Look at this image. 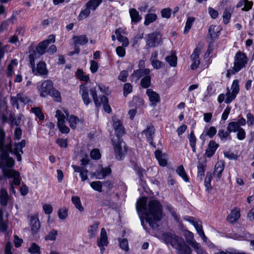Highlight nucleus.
I'll use <instances>...</instances> for the list:
<instances>
[{"instance_id":"44","label":"nucleus","mask_w":254,"mask_h":254,"mask_svg":"<svg viewBox=\"0 0 254 254\" xmlns=\"http://www.w3.org/2000/svg\"><path fill=\"white\" fill-rule=\"evenodd\" d=\"M49 95L53 97L54 100L56 102H60L62 101L60 92L54 88Z\"/></svg>"},{"instance_id":"16","label":"nucleus","mask_w":254,"mask_h":254,"mask_svg":"<svg viewBox=\"0 0 254 254\" xmlns=\"http://www.w3.org/2000/svg\"><path fill=\"white\" fill-rule=\"evenodd\" d=\"M220 29L216 25H210L208 29V34L213 42L218 36L220 32Z\"/></svg>"},{"instance_id":"38","label":"nucleus","mask_w":254,"mask_h":254,"mask_svg":"<svg viewBox=\"0 0 254 254\" xmlns=\"http://www.w3.org/2000/svg\"><path fill=\"white\" fill-rule=\"evenodd\" d=\"M71 201L74 204L75 207L79 210V211L82 212L83 210V207L81 205L80 199L77 196H73L71 197Z\"/></svg>"},{"instance_id":"62","label":"nucleus","mask_w":254,"mask_h":254,"mask_svg":"<svg viewBox=\"0 0 254 254\" xmlns=\"http://www.w3.org/2000/svg\"><path fill=\"white\" fill-rule=\"evenodd\" d=\"M161 16L166 18H169L171 16V9L169 8H164L161 11Z\"/></svg>"},{"instance_id":"1","label":"nucleus","mask_w":254,"mask_h":254,"mask_svg":"<svg viewBox=\"0 0 254 254\" xmlns=\"http://www.w3.org/2000/svg\"><path fill=\"white\" fill-rule=\"evenodd\" d=\"M136 208L140 219L141 225L145 230L147 228L144 220L153 229L159 227L158 222L162 218L163 207L160 202L157 200H151L147 205L145 199L140 198L136 202Z\"/></svg>"},{"instance_id":"15","label":"nucleus","mask_w":254,"mask_h":254,"mask_svg":"<svg viewBox=\"0 0 254 254\" xmlns=\"http://www.w3.org/2000/svg\"><path fill=\"white\" fill-rule=\"evenodd\" d=\"M131 163L132 166L133 170L135 172L136 174L138 176L139 180L142 182L144 179V176L146 175V171L143 169L141 166H138L133 161H131Z\"/></svg>"},{"instance_id":"61","label":"nucleus","mask_w":254,"mask_h":254,"mask_svg":"<svg viewBox=\"0 0 254 254\" xmlns=\"http://www.w3.org/2000/svg\"><path fill=\"white\" fill-rule=\"evenodd\" d=\"M91 157L95 160H98L101 157V154L98 149H94L90 152Z\"/></svg>"},{"instance_id":"56","label":"nucleus","mask_w":254,"mask_h":254,"mask_svg":"<svg viewBox=\"0 0 254 254\" xmlns=\"http://www.w3.org/2000/svg\"><path fill=\"white\" fill-rule=\"evenodd\" d=\"M56 117L58 119V124L64 123L65 117L62 112L58 110L56 113Z\"/></svg>"},{"instance_id":"49","label":"nucleus","mask_w":254,"mask_h":254,"mask_svg":"<svg viewBox=\"0 0 254 254\" xmlns=\"http://www.w3.org/2000/svg\"><path fill=\"white\" fill-rule=\"evenodd\" d=\"M194 21V18L192 17H189L188 18L184 31V34H187L189 32Z\"/></svg>"},{"instance_id":"59","label":"nucleus","mask_w":254,"mask_h":254,"mask_svg":"<svg viewBox=\"0 0 254 254\" xmlns=\"http://www.w3.org/2000/svg\"><path fill=\"white\" fill-rule=\"evenodd\" d=\"M32 110L33 112L39 118V119L40 121H42L44 119V116L40 108H32Z\"/></svg>"},{"instance_id":"55","label":"nucleus","mask_w":254,"mask_h":254,"mask_svg":"<svg viewBox=\"0 0 254 254\" xmlns=\"http://www.w3.org/2000/svg\"><path fill=\"white\" fill-rule=\"evenodd\" d=\"M58 235V231L56 230L53 229L45 237L46 240L55 241Z\"/></svg>"},{"instance_id":"39","label":"nucleus","mask_w":254,"mask_h":254,"mask_svg":"<svg viewBox=\"0 0 254 254\" xmlns=\"http://www.w3.org/2000/svg\"><path fill=\"white\" fill-rule=\"evenodd\" d=\"M13 174H11L10 173L7 174V176L9 178L13 177V182L12 183L13 185L19 186L20 185V180L18 178L20 174L18 171H13Z\"/></svg>"},{"instance_id":"48","label":"nucleus","mask_w":254,"mask_h":254,"mask_svg":"<svg viewBox=\"0 0 254 254\" xmlns=\"http://www.w3.org/2000/svg\"><path fill=\"white\" fill-rule=\"evenodd\" d=\"M82 9L78 15V20H81L87 17L90 14V10L87 7Z\"/></svg>"},{"instance_id":"23","label":"nucleus","mask_w":254,"mask_h":254,"mask_svg":"<svg viewBox=\"0 0 254 254\" xmlns=\"http://www.w3.org/2000/svg\"><path fill=\"white\" fill-rule=\"evenodd\" d=\"M74 45H84L88 42V39L86 35L76 36L73 38Z\"/></svg>"},{"instance_id":"10","label":"nucleus","mask_w":254,"mask_h":254,"mask_svg":"<svg viewBox=\"0 0 254 254\" xmlns=\"http://www.w3.org/2000/svg\"><path fill=\"white\" fill-rule=\"evenodd\" d=\"M155 129L153 126H148L146 129L142 131V133L145 134L147 141L149 142L150 145L156 147L155 144L153 142V135L154 134Z\"/></svg>"},{"instance_id":"42","label":"nucleus","mask_w":254,"mask_h":254,"mask_svg":"<svg viewBox=\"0 0 254 254\" xmlns=\"http://www.w3.org/2000/svg\"><path fill=\"white\" fill-rule=\"evenodd\" d=\"M189 244L194 248L197 254H203V249L199 243H197L196 241L192 242L190 240H189Z\"/></svg>"},{"instance_id":"47","label":"nucleus","mask_w":254,"mask_h":254,"mask_svg":"<svg viewBox=\"0 0 254 254\" xmlns=\"http://www.w3.org/2000/svg\"><path fill=\"white\" fill-rule=\"evenodd\" d=\"M28 252L31 254H40V247L36 243H32L28 248Z\"/></svg>"},{"instance_id":"37","label":"nucleus","mask_w":254,"mask_h":254,"mask_svg":"<svg viewBox=\"0 0 254 254\" xmlns=\"http://www.w3.org/2000/svg\"><path fill=\"white\" fill-rule=\"evenodd\" d=\"M157 15L155 13H148L145 16L144 24L148 26L150 23L153 22L157 19Z\"/></svg>"},{"instance_id":"33","label":"nucleus","mask_w":254,"mask_h":254,"mask_svg":"<svg viewBox=\"0 0 254 254\" xmlns=\"http://www.w3.org/2000/svg\"><path fill=\"white\" fill-rule=\"evenodd\" d=\"M176 172L185 182H189V178L183 165H180L177 168Z\"/></svg>"},{"instance_id":"35","label":"nucleus","mask_w":254,"mask_h":254,"mask_svg":"<svg viewBox=\"0 0 254 254\" xmlns=\"http://www.w3.org/2000/svg\"><path fill=\"white\" fill-rule=\"evenodd\" d=\"M212 179V173L210 172H207L204 180V186L205 187L206 191H209V190H211L212 189V188L211 186V182Z\"/></svg>"},{"instance_id":"3","label":"nucleus","mask_w":254,"mask_h":254,"mask_svg":"<svg viewBox=\"0 0 254 254\" xmlns=\"http://www.w3.org/2000/svg\"><path fill=\"white\" fill-rule=\"evenodd\" d=\"M248 58L246 55L243 52L238 51L235 56L234 66L235 71H239L247 64Z\"/></svg>"},{"instance_id":"31","label":"nucleus","mask_w":254,"mask_h":254,"mask_svg":"<svg viewBox=\"0 0 254 254\" xmlns=\"http://www.w3.org/2000/svg\"><path fill=\"white\" fill-rule=\"evenodd\" d=\"M7 222L3 221V212L0 208V232L5 233L7 231Z\"/></svg>"},{"instance_id":"41","label":"nucleus","mask_w":254,"mask_h":254,"mask_svg":"<svg viewBox=\"0 0 254 254\" xmlns=\"http://www.w3.org/2000/svg\"><path fill=\"white\" fill-rule=\"evenodd\" d=\"M29 53L30 54L29 55V58L30 64L31 65V67L32 68V71H33V72H35V58H36V56H37V52L34 50H32V51H30Z\"/></svg>"},{"instance_id":"4","label":"nucleus","mask_w":254,"mask_h":254,"mask_svg":"<svg viewBox=\"0 0 254 254\" xmlns=\"http://www.w3.org/2000/svg\"><path fill=\"white\" fill-rule=\"evenodd\" d=\"M232 92L230 91L229 87L227 88V92L226 93V98L225 102L226 104H230L236 97L237 95L239 92V81L235 79L233 81L231 86Z\"/></svg>"},{"instance_id":"5","label":"nucleus","mask_w":254,"mask_h":254,"mask_svg":"<svg viewBox=\"0 0 254 254\" xmlns=\"http://www.w3.org/2000/svg\"><path fill=\"white\" fill-rule=\"evenodd\" d=\"M177 250L178 254H190V248L186 244L184 240L180 238L173 247Z\"/></svg>"},{"instance_id":"32","label":"nucleus","mask_w":254,"mask_h":254,"mask_svg":"<svg viewBox=\"0 0 254 254\" xmlns=\"http://www.w3.org/2000/svg\"><path fill=\"white\" fill-rule=\"evenodd\" d=\"M151 76L149 74H147L140 80V85L143 88H148L151 86Z\"/></svg>"},{"instance_id":"17","label":"nucleus","mask_w":254,"mask_h":254,"mask_svg":"<svg viewBox=\"0 0 254 254\" xmlns=\"http://www.w3.org/2000/svg\"><path fill=\"white\" fill-rule=\"evenodd\" d=\"M108 245V238L105 229L103 228L101 230L100 238L97 240V246L99 247L107 246Z\"/></svg>"},{"instance_id":"18","label":"nucleus","mask_w":254,"mask_h":254,"mask_svg":"<svg viewBox=\"0 0 254 254\" xmlns=\"http://www.w3.org/2000/svg\"><path fill=\"white\" fill-rule=\"evenodd\" d=\"M79 88V93L81 95L83 102L86 106H87L91 102V100L89 97L87 88L83 85H81Z\"/></svg>"},{"instance_id":"57","label":"nucleus","mask_w":254,"mask_h":254,"mask_svg":"<svg viewBox=\"0 0 254 254\" xmlns=\"http://www.w3.org/2000/svg\"><path fill=\"white\" fill-rule=\"evenodd\" d=\"M117 39L119 41L122 42V46L123 47H127L128 46L129 41L126 37L122 35H118Z\"/></svg>"},{"instance_id":"6","label":"nucleus","mask_w":254,"mask_h":254,"mask_svg":"<svg viewBox=\"0 0 254 254\" xmlns=\"http://www.w3.org/2000/svg\"><path fill=\"white\" fill-rule=\"evenodd\" d=\"M124 144V142H122L121 139H119L118 143L114 145L116 157L118 160H122L125 158V154L127 152V150L125 146H124V148H123V145Z\"/></svg>"},{"instance_id":"24","label":"nucleus","mask_w":254,"mask_h":254,"mask_svg":"<svg viewBox=\"0 0 254 254\" xmlns=\"http://www.w3.org/2000/svg\"><path fill=\"white\" fill-rule=\"evenodd\" d=\"M8 200V194L7 190L4 189L2 188L0 190V204L2 206H5L7 204Z\"/></svg>"},{"instance_id":"46","label":"nucleus","mask_w":254,"mask_h":254,"mask_svg":"<svg viewBox=\"0 0 254 254\" xmlns=\"http://www.w3.org/2000/svg\"><path fill=\"white\" fill-rule=\"evenodd\" d=\"M188 220L194 226L199 235L201 234V232H203L202 225L198 224V222L195 221L193 217H189Z\"/></svg>"},{"instance_id":"2","label":"nucleus","mask_w":254,"mask_h":254,"mask_svg":"<svg viewBox=\"0 0 254 254\" xmlns=\"http://www.w3.org/2000/svg\"><path fill=\"white\" fill-rule=\"evenodd\" d=\"M5 133L3 129H0V159L1 161V165L2 167L11 168L14 165V160L9 156L10 153L13 152L12 145L10 142L5 144Z\"/></svg>"},{"instance_id":"22","label":"nucleus","mask_w":254,"mask_h":254,"mask_svg":"<svg viewBox=\"0 0 254 254\" xmlns=\"http://www.w3.org/2000/svg\"><path fill=\"white\" fill-rule=\"evenodd\" d=\"M206 162H198L197 165V179L200 180V181L202 180L203 177L204 176V172L205 170L206 167Z\"/></svg>"},{"instance_id":"13","label":"nucleus","mask_w":254,"mask_h":254,"mask_svg":"<svg viewBox=\"0 0 254 254\" xmlns=\"http://www.w3.org/2000/svg\"><path fill=\"white\" fill-rule=\"evenodd\" d=\"M30 227L33 235L37 234L40 228L39 220L36 216H32L30 217Z\"/></svg>"},{"instance_id":"19","label":"nucleus","mask_w":254,"mask_h":254,"mask_svg":"<svg viewBox=\"0 0 254 254\" xmlns=\"http://www.w3.org/2000/svg\"><path fill=\"white\" fill-rule=\"evenodd\" d=\"M114 128L115 129L116 135L118 137V139L123 134L125 133L124 127L120 121H117L114 124Z\"/></svg>"},{"instance_id":"29","label":"nucleus","mask_w":254,"mask_h":254,"mask_svg":"<svg viewBox=\"0 0 254 254\" xmlns=\"http://www.w3.org/2000/svg\"><path fill=\"white\" fill-rule=\"evenodd\" d=\"M48 46L47 41H43L40 42L36 48L37 52L40 55H43Z\"/></svg>"},{"instance_id":"60","label":"nucleus","mask_w":254,"mask_h":254,"mask_svg":"<svg viewBox=\"0 0 254 254\" xmlns=\"http://www.w3.org/2000/svg\"><path fill=\"white\" fill-rule=\"evenodd\" d=\"M132 91V86L129 83H126L124 85V95L126 96Z\"/></svg>"},{"instance_id":"27","label":"nucleus","mask_w":254,"mask_h":254,"mask_svg":"<svg viewBox=\"0 0 254 254\" xmlns=\"http://www.w3.org/2000/svg\"><path fill=\"white\" fill-rule=\"evenodd\" d=\"M103 0H90L85 4L90 10L95 11L101 4Z\"/></svg>"},{"instance_id":"12","label":"nucleus","mask_w":254,"mask_h":254,"mask_svg":"<svg viewBox=\"0 0 254 254\" xmlns=\"http://www.w3.org/2000/svg\"><path fill=\"white\" fill-rule=\"evenodd\" d=\"M219 146V144L216 143L214 140H210L208 144V147L206 150L205 155L207 157L211 158L213 156Z\"/></svg>"},{"instance_id":"11","label":"nucleus","mask_w":254,"mask_h":254,"mask_svg":"<svg viewBox=\"0 0 254 254\" xmlns=\"http://www.w3.org/2000/svg\"><path fill=\"white\" fill-rule=\"evenodd\" d=\"M162 238L167 244H170L173 248L181 237L172 233H165L162 235Z\"/></svg>"},{"instance_id":"52","label":"nucleus","mask_w":254,"mask_h":254,"mask_svg":"<svg viewBox=\"0 0 254 254\" xmlns=\"http://www.w3.org/2000/svg\"><path fill=\"white\" fill-rule=\"evenodd\" d=\"M91 187L95 190L99 192L102 191V183L100 181L92 182L90 184Z\"/></svg>"},{"instance_id":"21","label":"nucleus","mask_w":254,"mask_h":254,"mask_svg":"<svg viewBox=\"0 0 254 254\" xmlns=\"http://www.w3.org/2000/svg\"><path fill=\"white\" fill-rule=\"evenodd\" d=\"M253 2L248 0H241L237 4V7H243L242 8V10L249 11L253 6Z\"/></svg>"},{"instance_id":"30","label":"nucleus","mask_w":254,"mask_h":254,"mask_svg":"<svg viewBox=\"0 0 254 254\" xmlns=\"http://www.w3.org/2000/svg\"><path fill=\"white\" fill-rule=\"evenodd\" d=\"M111 169L110 167L102 168L100 172H97V178L102 179L105 178L107 175L111 173Z\"/></svg>"},{"instance_id":"7","label":"nucleus","mask_w":254,"mask_h":254,"mask_svg":"<svg viewBox=\"0 0 254 254\" xmlns=\"http://www.w3.org/2000/svg\"><path fill=\"white\" fill-rule=\"evenodd\" d=\"M53 88V83L51 80L44 81L41 84L40 96L42 97H46L50 94Z\"/></svg>"},{"instance_id":"40","label":"nucleus","mask_w":254,"mask_h":254,"mask_svg":"<svg viewBox=\"0 0 254 254\" xmlns=\"http://www.w3.org/2000/svg\"><path fill=\"white\" fill-rule=\"evenodd\" d=\"M165 60L169 63L170 66L175 67L177 64V57L175 54H172L170 56H167Z\"/></svg>"},{"instance_id":"25","label":"nucleus","mask_w":254,"mask_h":254,"mask_svg":"<svg viewBox=\"0 0 254 254\" xmlns=\"http://www.w3.org/2000/svg\"><path fill=\"white\" fill-rule=\"evenodd\" d=\"M36 71L40 75H47L48 74V70L46 68V64L43 62H39L37 64ZM35 72H34L35 75H37V73Z\"/></svg>"},{"instance_id":"26","label":"nucleus","mask_w":254,"mask_h":254,"mask_svg":"<svg viewBox=\"0 0 254 254\" xmlns=\"http://www.w3.org/2000/svg\"><path fill=\"white\" fill-rule=\"evenodd\" d=\"M240 217V211L233 209L227 217V220L230 223L236 222Z\"/></svg>"},{"instance_id":"54","label":"nucleus","mask_w":254,"mask_h":254,"mask_svg":"<svg viewBox=\"0 0 254 254\" xmlns=\"http://www.w3.org/2000/svg\"><path fill=\"white\" fill-rule=\"evenodd\" d=\"M204 131H205L207 136L210 138H212L216 133L217 130L214 127H211L209 128H205Z\"/></svg>"},{"instance_id":"8","label":"nucleus","mask_w":254,"mask_h":254,"mask_svg":"<svg viewBox=\"0 0 254 254\" xmlns=\"http://www.w3.org/2000/svg\"><path fill=\"white\" fill-rule=\"evenodd\" d=\"M150 70L149 68L137 69L134 70L130 76L131 81L136 82L141 77H144L147 74H149Z\"/></svg>"},{"instance_id":"34","label":"nucleus","mask_w":254,"mask_h":254,"mask_svg":"<svg viewBox=\"0 0 254 254\" xmlns=\"http://www.w3.org/2000/svg\"><path fill=\"white\" fill-rule=\"evenodd\" d=\"M230 133L231 132L227 129V131H225L224 129H220L218 130V136L222 140L226 139L230 140L232 139Z\"/></svg>"},{"instance_id":"9","label":"nucleus","mask_w":254,"mask_h":254,"mask_svg":"<svg viewBox=\"0 0 254 254\" xmlns=\"http://www.w3.org/2000/svg\"><path fill=\"white\" fill-rule=\"evenodd\" d=\"M146 94L149 97L151 106L154 107L157 105V103L160 102V97L156 92L154 91L151 89H147Z\"/></svg>"},{"instance_id":"43","label":"nucleus","mask_w":254,"mask_h":254,"mask_svg":"<svg viewBox=\"0 0 254 254\" xmlns=\"http://www.w3.org/2000/svg\"><path fill=\"white\" fill-rule=\"evenodd\" d=\"M240 126L236 122H231L228 124L227 129L229 132H237L240 128Z\"/></svg>"},{"instance_id":"53","label":"nucleus","mask_w":254,"mask_h":254,"mask_svg":"<svg viewBox=\"0 0 254 254\" xmlns=\"http://www.w3.org/2000/svg\"><path fill=\"white\" fill-rule=\"evenodd\" d=\"M224 168V164L223 162H218L215 166V170L213 172L214 175L216 174V173H222Z\"/></svg>"},{"instance_id":"64","label":"nucleus","mask_w":254,"mask_h":254,"mask_svg":"<svg viewBox=\"0 0 254 254\" xmlns=\"http://www.w3.org/2000/svg\"><path fill=\"white\" fill-rule=\"evenodd\" d=\"M128 75V73L127 70H123L120 72L118 79L123 82H125L127 81Z\"/></svg>"},{"instance_id":"20","label":"nucleus","mask_w":254,"mask_h":254,"mask_svg":"<svg viewBox=\"0 0 254 254\" xmlns=\"http://www.w3.org/2000/svg\"><path fill=\"white\" fill-rule=\"evenodd\" d=\"M129 15L131 18V22L133 23H138L142 19L139 15V12L135 8H130L129 10Z\"/></svg>"},{"instance_id":"36","label":"nucleus","mask_w":254,"mask_h":254,"mask_svg":"<svg viewBox=\"0 0 254 254\" xmlns=\"http://www.w3.org/2000/svg\"><path fill=\"white\" fill-rule=\"evenodd\" d=\"M101 101H102L104 111L108 113H111L112 110L108 103V98L106 96L103 95L101 97Z\"/></svg>"},{"instance_id":"63","label":"nucleus","mask_w":254,"mask_h":254,"mask_svg":"<svg viewBox=\"0 0 254 254\" xmlns=\"http://www.w3.org/2000/svg\"><path fill=\"white\" fill-rule=\"evenodd\" d=\"M58 126L59 128L60 131L62 133H67L69 132L70 129L69 128L66 126L64 123L62 124H58Z\"/></svg>"},{"instance_id":"51","label":"nucleus","mask_w":254,"mask_h":254,"mask_svg":"<svg viewBox=\"0 0 254 254\" xmlns=\"http://www.w3.org/2000/svg\"><path fill=\"white\" fill-rule=\"evenodd\" d=\"M78 121V119L77 117L71 115L68 119V123L69 126L71 128H75L76 127V124Z\"/></svg>"},{"instance_id":"28","label":"nucleus","mask_w":254,"mask_h":254,"mask_svg":"<svg viewBox=\"0 0 254 254\" xmlns=\"http://www.w3.org/2000/svg\"><path fill=\"white\" fill-rule=\"evenodd\" d=\"M99 225V222L96 221L95 222L93 225L89 227L88 233L89 234V238L92 239L95 237Z\"/></svg>"},{"instance_id":"50","label":"nucleus","mask_w":254,"mask_h":254,"mask_svg":"<svg viewBox=\"0 0 254 254\" xmlns=\"http://www.w3.org/2000/svg\"><path fill=\"white\" fill-rule=\"evenodd\" d=\"M118 241L121 248L126 252H127L129 249L127 239H122L121 238H119Z\"/></svg>"},{"instance_id":"58","label":"nucleus","mask_w":254,"mask_h":254,"mask_svg":"<svg viewBox=\"0 0 254 254\" xmlns=\"http://www.w3.org/2000/svg\"><path fill=\"white\" fill-rule=\"evenodd\" d=\"M151 64L153 68L156 69L163 67L165 65L164 63L158 60L153 61L152 62H151Z\"/></svg>"},{"instance_id":"14","label":"nucleus","mask_w":254,"mask_h":254,"mask_svg":"<svg viewBox=\"0 0 254 254\" xmlns=\"http://www.w3.org/2000/svg\"><path fill=\"white\" fill-rule=\"evenodd\" d=\"M158 35L159 33L156 32H153L147 35L146 44V48L155 47L157 46L156 42Z\"/></svg>"},{"instance_id":"45","label":"nucleus","mask_w":254,"mask_h":254,"mask_svg":"<svg viewBox=\"0 0 254 254\" xmlns=\"http://www.w3.org/2000/svg\"><path fill=\"white\" fill-rule=\"evenodd\" d=\"M231 15L232 12L231 10L225 8L223 14V20L224 24H227L230 22Z\"/></svg>"}]
</instances>
